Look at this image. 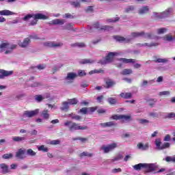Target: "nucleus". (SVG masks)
Here are the masks:
<instances>
[{
	"label": "nucleus",
	"mask_w": 175,
	"mask_h": 175,
	"mask_svg": "<svg viewBox=\"0 0 175 175\" xmlns=\"http://www.w3.org/2000/svg\"><path fill=\"white\" fill-rule=\"evenodd\" d=\"M120 172H122V170H121V168H114L112 170V173H120Z\"/></svg>",
	"instance_id": "obj_63"
},
{
	"label": "nucleus",
	"mask_w": 175,
	"mask_h": 175,
	"mask_svg": "<svg viewBox=\"0 0 175 175\" xmlns=\"http://www.w3.org/2000/svg\"><path fill=\"white\" fill-rule=\"evenodd\" d=\"M16 47H17V45H12L10 47V50L6 51L5 52V54H10V53H12V51L13 50H14V49H16Z\"/></svg>",
	"instance_id": "obj_55"
},
{
	"label": "nucleus",
	"mask_w": 175,
	"mask_h": 175,
	"mask_svg": "<svg viewBox=\"0 0 175 175\" xmlns=\"http://www.w3.org/2000/svg\"><path fill=\"white\" fill-rule=\"evenodd\" d=\"M172 10H173L172 8H168L165 11L161 13V16L160 17V18H163L165 17H167V16H169V14H170V13H172Z\"/></svg>",
	"instance_id": "obj_21"
},
{
	"label": "nucleus",
	"mask_w": 175,
	"mask_h": 175,
	"mask_svg": "<svg viewBox=\"0 0 175 175\" xmlns=\"http://www.w3.org/2000/svg\"><path fill=\"white\" fill-rule=\"evenodd\" d=\"M98 109L97 107H89L88 108V113L89 114H92V113H94L95 111H96Z\"/></svg>",
	"instance_id": "obj_41"
},
{
	"label": "nucleus",
	"mask_w": 175,
	"mask_h": 175,
	"mask_svg": "<svg viewBox=\"0 0 175 175\" xmlns=\"http://www.w3.org/2000/svg\"><path fill=\"white\" fill-rule=\"evenodd\" d=\"M105 88H111L113 85H116V81H113L112 79H107L105 81Z\"/></svg>",
	"instance_id": "obj_18"
},
{
	"label": "nucleus",
	"mask_w": 175,
	"mask_h": 175,
	"mask_svg": "<svg viewBox=\"0 0 175 175\" xmlns=\"http://www.w3.org/2000/svg\"><path fill=\"white\" fill-rule=\"evenodd\" d=\"M70 3L72 6H74V8H80L79 2L72 1Z\"/></svg>",
	"instance_id": "obj_58"
},
{
	"label": "nucleus",
	"mask_w": 175,
	"mask_h": 175,
	"mask_svg": "<svg viewBox=\"0 0 175 175\" xmlns=\"http://www.w3.org/2000/svg\"><path fill=\"white\" fill-rule=\"evenodd\" d=\"M64 126H68V130L70 132H73L74 131H84L85 129H88V126H80V124L72 121H66L64 122Z\"/></svg>",
	"instance_id": "obj_1"
},
{
	"label": "nucleus",
	"mask_w": 175,
	"mask_h": 175,
	"mask_svg": "<svg viewBox=\"0 0 175 175\" xmlns=\"http://www.w3.org/2000/svg\"><path fill=\"white\" fill-rule=\"evenodd\" d=\"M69 109V103L64 102L62 104V107H61V110L65 111Z\"/></svg>",
	"instance_id": "obj_33"
},
{
	"label": "nucleus",
	"mask_w": 175,
	"mask_h": 175,
	"mask_svg": "<svg viewBox=\"0 0 175 175\" xmlns=\"http://www.w3.org/2000/svg\"><path fill=\"white\" fill-rule=\"evenodd\" d=\"M9 47V43L8 42H2L0 44V49H8Z\"/></svg>",
	"instance_id": "obj_53"
},
{
	"label": "nucleus",
	"mask_w": 175,
	"mask_h": 175,
	"mask_svg": "<svg viewBox=\"0 0 175 175\" xmlns=\"http://www.w3.org/2000/svg\"><path fill=\"white\" fill-rule=\"evenodd\" d=\"M107 23H117V21H120V17L115 18V20L112 18H108L106 20Z\"/></svg>",
	"instance_id": "obj_50"
},
{
	"label": "nucleus",
	"mask_w": 175,
	"mask_h": 175,
	"mask_svg": "<svg viewBox=\"0 0 175 175\" xmlns=\"http://www.w3.org/2000/svg\"><path fill=\"white\" fill-rule=\"evenodd\" d=\"M25 137H12V140H14V142H23V140H25Z\"/></svg>",
	"instance_id": "obj_32"
},
{
	"label": "nucleus",
	"mask_w": 175,
	"mask_h": 175,
	"mask_svg": "<svg viewBox=\"0 0 175 175\" xmlns=\"http://www.w3.org/2000/svg\"><path fill=\"white\" fill-rule=\"evenodd\" d=\"M116 147H117V144L113 143L107 146H103L101 147V150L104 151L105 154H107V152H110V151H113V150H114V148H116Z\"/></svg>",
	"instance_id": "obj_7"
},
{
	"label": "nucleus",
	"mask_w": 175,
	"mask_h": 175,
	"mask_svg": "<svg viewBox=\"0 0 175 175\" xmlns=\"http://www.w3.org/2000/svg\"><path fill=\"white\" fill-rule=\"evenodd\" d=\"M78 103H79V100H77V98H76L68 99L69 105H77Z\"/></svg>",
	"instance_id": "obj_36"
},
{
	"label": "nucleus",
	"mask_w": 175,
	"mask_h": 175,
	"mask_svg": "<svg viewBox=\"0 0 175 175\" xmlns=\"http://www.w3.org/2000/svg\"><path fill=\"white\" fill-rule=\"evenodd\" d=\"M29 43H31V39H29V38H25L23 42L20 41L18 42V46L24 49L25 47H27Z\"/></svg>",
	"instance_id": "obj_12"
},
{
	"label": "nucleus",
	"mask_w": 175,
	"mask_h": 175,
	"mask_svg": "<svg viewBox=\"0 0 175 175\" xmlns=\"http://www.w3.org/2000/svg\"><path fill=\"white\" fill-rule=\"evenodd\" d=\"M121 98H124V99H131L132 98V93H121L120 94Z\"/></svg>",
	"instance_id": "obj_26"
},
{
	"label": "nucleus",
	"mask_w": 175,
	"mask_h": 175,
	"mask_svg": "<svg viewBox=\"0 0 175 175\" xmlns=\"http://www.w3.org/2000/svg\"><path fill=\"white\" fill-rule=\"evenodd\" d=\"M79 64H81V65H84L85 64H94V60L90 59H83L82 60L79 61Z\"/></svg>",
	"instance_id": "obj_24"
},
{
	"label": "nucleus",
	"mask_w": 175,
	"mask_h": 175,
	"mask_svg": "<svg viewBox=\"0 0 175 175\" xmlns=\"http://www.w3.org/2000/svg\"><path fill=\"white\" fill-rule=\"evenodd\" d=\"M137 46H139V47H152V46H158V43L157 42H152L150 44H148L147 42L144 44L138 43L137 44Z\"/></svg>",
	"instance_id": "obj_13"
},
{
	"label": "nucleus",
	"mask_w": 175,
	"mask_h": 175,
	"mask_svg": "<svg viewBox=\"0 0 175 175\" xmlns=\"http://www.w3.org/2000/svg\"><path fill=\"white\" fill-rule=\"evenodd\" d=\"M112 120H122V121H129L131 120V116L126 115H113L111 116Z\"/></svg>",
	"instance_id": "obj_8"
},
{
	"label": "nucleus",
	"mask_w": 175,
	"mask_h": 175,
	"mask_svg": "<svg viewBox=\"0 0 175 175\" xmlns=\"http://www.w3.org/2000/svg\"><path fill=\"white\" fill-rule=\"evenodd\" d=\"M43 99H44V98H43V96L40 94L35 96V100L37 102H42V100H43Z\"/></svg>",
	"instance_id": "obj_49"
},
{
	"label": "nucleus",
	"mask_w": 175,
	"mask_h": 175,
	"mask_svg": "<svg viewBox=\"0 0 175 175\" xmlns=\"http://www.w3.org/2000/svg\"><path fill=\"white\" fill-rule=\"evenodd\" d=\"M14 12L9 10H3L0 11V16H13Z\"/></svg>",
	"instance_id": "obj_17"
},
{
	"label": "nucleus",
	"mask_w": 175,
	"mask_h": 175,
	"mask_svg": "<svg viewBox=\"0 0 175 175\" xmlns=\"http://www.w3.org/2000/svg\"><path fill=\"white\" fill-rule=\"evenodd\" d=\"M159 95L160 96H163V95H170V92H169V91L160 92L159 93Z\"/></svg>",
	"instance_id": "obj_59"
},
{
	"label": "nucleus",
	"mask_w": 175,
	"mask_h": 175,
	"mask_svg": "<svg viewBox=\"0 0 175 175\" xmlns=\"http://www.w3.org/2000/svg\"><path fill=\"white\" fill-rule=\"evenodd\" d=\"M144 167H146L145 163H139L133 165V169L137 171L142 170V169H144Z\"/></svg>",
	"instance_id": "obj_22"
},
{
	"label": "nucleus",
	"mask_w": 175,
	"mask_h": 175,
	"mask_svg": "<svg viewBox=\"0 0 175 175\" xmlns=\"http://www.w3.org/2000/svg\"><path fill=\"white\" fill-rule=\"evenodd\" d=\"M165 118H170V119H172V120H175V113L174 112L169 113L165 116Z\"/></svg>",
	"instance_id": "obj_42"
},
{
	"label": "nucleus",
	"mask_w": 175,
	"mask_h": 175,
	"mask_svg": "<svg viewBox=\"0 0 175 175\" xmlns=\"http://www.w3.org/2000/svg\"><path fill=\"white\" fill-rule=\"evenodd\" d=\"M110 29H113V27L109 25L101 26L100 28V31H109Z\"/></svg>",
	"instance_id": "obj_35"
},
{
	"label": "nucleus",
	"mask_w": 175,
	"mask_h": 175,
	"mask_svg": "<svg viewBox=\"0 0 175 175\" xmlns=\"http://www.w3.org/2000/svg\"><path fill=\"white\" fill-rule=\"evenodd\" d=\"M33 17V14H27L25 17L23 18V21H29V20H31Z\"/></svg>",
	"instance_id": "obj_44"
},
{
	"label": "nucleus",
	"mask_w": 175,
	"mask_h": 175,
	"mask_svg": "<svg viewBox=\"0 0 175 175\" xmlns=\"http://www.w3.org/2000/svg\"><path fill=\"white\" fill-rule=\"evenodd\" d=\"M81 157H92V154L87 152H83L81 154Z\"/></svg>",
	"instance_id": "obj_61"
},
{
	"label": "nucleus",
	"mask_w": 175,
	"mask_h": 175,
	"mask_svg": "<svg viewBox=\"0 0 175 175\" xmlns=\"http://www.w3.org/2000/svg\"><path fill=\"white\" fill-rule=\"evenodd\" d=\"M44 46H45V47H51V48L61 47L62 46H64V44L62 42H59L55 44L54 42H44Z\"/></svg>",
	"instance_id": "obj_9"
},
{
	"label": "nucleus",
	"mask_w": 175,
	"mask_h": 175,
	"mask_svg": "<svg viewBox=\"0 0 175 175\" xmlns=\"http://www.w3.org/2000/svg\"><path fill=\"white\" fill-rule=\"evenodd\" d=\"M133 73L132 69H124L120 74L122 75L123 76H126V75H131Z\"/></svg>",
	"instance_id": "obj_28"
},
{
	"label": "nucleus",
	"mask_w": 175,
	"mask_h": 175,
	"mask_svg": "<svg viewBox=\"0 0 175 175\" xmlns=\"http://www.w3.org/2000/svg\"><path fill=\"white\" fill-rule=\"evenodd\" d=\"M79 113H81V114H88V108L83 107L79 110Z\"/></svg>",
	"instance_id": "obj_52"
},
{
	"label": "nucleus",
	"mask_w": 175,
	"mask_h": 175,
	"mask_svg": "<svg viewBox=\"0 0 175 175\" xmlns=\"http://www.w3.org/2000/svg\"><path fill=\"white\" fill-rule=\"evenodd\" d=\"M15 157L18 159H24L25 158H27V150L24 148L18 149L16 152Z\"/></svg>",
	"instance_id": "obj_5"
},
{
	"label": "nucleus",
	"mask_w": 175,
	"mask_h": 175,
	"mask_svg": "<svg viewBox=\"0 0 175 175\" xmlns=\"http://www.w3.org/2000/svg\"><path fill=\"white\" fill-rule=\"evenodd\" d=\"M100 125L102 128H109L110 126H114L116 124L113 122H107L105 123H100Z\"/></svg>",
	"instance_id": "obj_20"
},
{
	"label": "nucleus",
	"mask_w": 175,
	"mask_h": 175,
	"mask_svg": "<svg viewBox=\"0 0 175 175\" xmlns=\"http://www.w3.org/2000/svg\"><path fill=\"white\" fill-rule=\"evenodd\" d=\"M165 161L166 162H175V157H167Z\"/></svg>",
	"instance_id": "obj_57"
},
{
	"label": "nucleus",
	"mask_w": 175,
	"mask_h": 175,
	"mask_svg": "<svg viewBox=\"0 0 175 175\" xmlns=\"http://www.w3.org/2000/svg\"><path fill=\"white\" fill-rule=\"evenodd\" d=\"M89 73L90 75H94V73H105V70L102 69L93 70H91Z\"/></svg>",
	"instance_id": "obj_40"
},
{
	"label": "nucleus",
	"mask_w": 175,
	"mask_h": 175,
	"mask_svg": "<svg viewBox=\"0 0 175 175\" xmlns=\"http://www.w3.org/2000/svg\"><path fill=\"white\" fill-rule=\"evenodd\" d=\"M85 75H87V73L83 70H79L78 71V76H79V77H83V76H85Z\"/></svg>",
	"instance_id": "obj_54"
},
{
	"label": "nucleus",
	"mask_w": 175,
	"mask_h": 175,
	"mask_svg": "<svg viewBox=\"0 0 175 175\" xmlns=\"http://www.w3.org/2000/svg\"><path fill=\"white\" fill-rule=\"evenodd\" d=\"M41 116H42V117L44 120H49V118H50V114L49 113V110L48 109L44 110L42 112Z\"/></svg>",
	"instance_id": "obj_25"
},
{
	"label": "nucleus",
	"mask_w": 175,
	"mask_h": 175,
	"mask_svg": "<svg viewBox=\"0 0 175 175\" xmlns=\"http://www.w3.org/2000/svg\"><path fill=\"white\" fill-rule=\"evenodd\" d=\"M122 158H124V157H122L121 154H119L118 157L113 158L112 161L113 162H116V161H120V159H122Z\"/></svg>",
	"instance_id": "obj_60"
},
{
	"label": "nucleus",
	"mask_w": 175,
	"mask_h": 175,
	"mask_svg": "<svg viewBox=\"0 0 175 175\" xmlns=\"http://www.w3.org/2000/svg\"><path fill=\"white\" fill-rule=\"evenodd\" d=\"M146 166L144 167L146 173H151V172H154L155 165L154 164H148L145 163Z\"/></svg>",
	"instance_id": "obj_11"
},
{
	"label": "nucleus",
	"mask_w": 175,
	"mask_h": 175,
	"mask_svg": "<svg viewBox=\"0 0 175 175\" xmlns=\"http://www.w3.org/2000/svg\"><path fill=\"white\" fill-rule=\"evenodd\" d=\"M118 55V53L117 52H110L105 57V60H101L100 64L102 65H106V64H110L114 59V57Z\"/></svg>",
	"instance_id": "obj_2"
},
{
	"label": "nucleus",
	"mask_w": 175,
	"mask_h": 175,
	"mask_svg": "<svg viewBox=\"0 0 175 175\" xmlns=\"http://www.w3.org/2000/svg\"><path fill=\"white\" fill-rule=\"evenodd\" d=\"M32 18H33V21L30 22L29 25H36L38 24V20H47V16L43 14H34Z\"/></svg>",
	"instance_id": "obj_3"
},
{
	"label": "nucleus",
	"mask_w": 175,
	"mask_h": 175,
	"mask_svg": "<svg viewBox=\"0 0 175 175\" xmlns=\"http://www.w3.org/2000/svg\"><path fill=\"white\" fill-rule=\"evenodd\" d=\"M146 102L149 103V106H151V107H152V106L155 105V102H157V100H155L154 99L150 98V99L146 100Z\"/></svg>",
	"instance_id": "obj_43"
},
{
	"label": "nucleus",
	"mask_w": 175,
	"mask_h": 175,
	"mask_svg": "<svg viewBox=\"0 0 175 175\" xmlns=\"http://www.w3.org/2000/svg\"><path fill=\"white\" fill-rule=\"evenodd\" d=\"M77 77V75L74 72H69L67 75L66 79L67 80H75Z\"/></svg>",
	"instance_id": "obj_23"
},
{
	"label": "nucleus",
	"mask_w": 175,
	"mask_h": 175,
	"mask_svg": "<svg viewBox=\"0 0 175 175\" xmlns=\"http://www.w3.org/2000/svg\"><path fill=\"white\" fill-rule=\"evenodd\" d=\"M167 31V29L163 27L157 29L158 35H162V33H165V32Z\"/></svg>",
	"instance_id": "obj_37"
},
{
	"label": "nucleus",
	"mask_w": 175,
	"mask_h": 175,
	"mask_svg": "<svg viewBox=\"0 0 175 175\" xmlns=\"http://www.w3.org/2000/svg\"><path fill=\"white\" fill-rule=\"evenodd\" d=\"M107 102L109 103V105H116V103H117V99L109 97L107 99Z\"/></svg>",
	"instance_id": "obj_34"
},
{
	"label": "nucleus",
	"mask_w": 175,
	"mask_h": 175,
	"mask_svg": "<svg viewBox=\"0 0 175 175\" xmlns=\"http://www.w3.org/2000/svg\"><path fill=\"white\" fill-rule=\"evenodd\" d=\"M164 40L167 41V42H172V40H173V36H170V35H165L163 37Z\"/></svg>",
	"instance_id": "obj_45"
},
{
	"label": "nucleus",
	"mask_w": 175,
	"mask_h": 175,
	"mask_svg": "<svg viewBox=\"0 0 175 175\" xmlns=\"http://www.w3.org/2000/svg\"><path fill=\"white\" fill-rule=\"evenodd\" d=\"M137 148H139V150H143L144 151H145L146 150H148V143H146L145 144H143L142 143H139L137 145Z\"/></svg>",
	"instance_id": "obj_19"
},
{
	"label": "nucleus",
	"mask_w": 175,
	"mask_h": 175,
	"mask_svg": "<svg viewBox=\"0 0 175 175\" xmlns=\"http://www.w3.org/2000/svg\"><path fill=\"white\" fill-rule=\"evenodd\" d=\"M113 39L117 42H125L126 40L125 38L120 36H113Z\"/></svg>",
	"instance_id": "obj_30"
},
{
	"label": "nucleus",
	"mask_w": 175,
	"mask_h": 175,
	"mask_svg": "<svg viewBox=\"0 0 175 175\" xmlns=\"http://www.w3.org/2000/svg\"><path fill=\"white\" fill-rule=\"evenodd\" d=\"M0 169H1L2 173H3V174L9 173V166L5 163L0 164Z\"/></svg>",
	"instance_id": "obj_14"
},
{
	"label": "nucleus",
	"mask_w": 175,
	"mask_h": 175,
	"mask_svg": "<svg viewBox=\"0 0 175 175\" xmlns=\"http://www.w3.org/2000/svg\"><path fill=\"white\" fill-rule=\"evenodd\" d=\"M53 25H64L65 21L64 19H55L51 21Z\"/></svg>",
	"instance_id": "obj_15"
},
{
	"label": "nucleus",
	"mask_w": 175,
	"mask_h": 175,
	"mask_svg": "<svg viewBox=\"0 0 175 175\" xmlns=\"http://www.w3.org/2000/svg\"><path fill=\"white\" fill-rule=\"evenodd\" d=\"M156 62H158L159 64H165V62H167V60L165 59H157L156 60Z\"/></svg>",
	"instance_id": "obj_62"
},
{
	"label": "nucleus",
	"mask_w": 175,
	"mask_h": 175,
	"mask_svg": "<svg viewBox=\"0 0 175 175\" xmlns=\"http://www.w3.org/2000/svg\"><path fill=\"white\" fill-rule=\"evenodd\" d=\"M131 36L133 38H139L143 36L145 39H151L152 34L151 33H144V31L141 32H133L131 33Z\"/></svg>",
	"instance_id": "obj_4"
},
{
	"label": "nucleus",
	"mask_w": 175,
	"mask_h": 175,
	"mask_svg": "<svg viewBox=\"0 0 175 175\" xmlns=\"http://www.w3.org/2000/svg\"><path fill=\"white\" fill-rule=\"evenodd\" d=\"M72 47H85L84 42H77L71 44Z\"/></svg>",
	"instance_id": "obj_31"
},
{
	"label": "nucleus",
	"mask_w": 175,
	"mask_h": 175,
	"mask_svg": "<svg viewBox=\"0 0 175 175\" xmlns=\"http://www.w3.org/2000/svg\"><path fill=\"white\" fill-rule=\"evenodd\" d=\"M12 75H13V71H7L0 69V79H5V77L12 76Z\"/></svg>",
	"instance_id": "obj_10"
},
{
	"label": "nucleus",
	"mask_w": 175,
	"mask_h": 175,
	"mask_svg": "<svg viewBox=\"0 0 175 175\" xmlns=\"http://www.w3.org/2000/svg\"><path fill=\"white\" fill-rule=\"evenodd\" d=\"M148 122H150V121H148V120H146V119H140L139 120V124H148Z\"/></svg>",
	"instance_id": "obj_64"
},
{
	"label": "nucleus",
	"mask_w": 175,
	"mask_h": 175,
	"mask_svg": "<svg viewBox=\"0 0 175 175\" xmlns=\"http://www.w3.org/2000/svg\"><path fill=\"white\" fill-rule=\"evenodd\" d=\"M169 147H170V143L165 142L163 144L161 145V148H160V150H165V148H169Z\"/></svg>",
	"instance_id": "obj_46"
},
{
	"label": "nucleus",
	"mask_w": 175,
	"mask_h": 175,
	"mask_svg": "<svg viewBox=\"0 0 175 175\" xmlns=\"http://www.w3.org/2000/svg\"><path fill=\"white\" fill-rule=\"evenodd\" d=\"M149 9L148 6H144L139 10V14H146V13H148Z\"/></svg>",
	"instance_id": "obj_27"
},
{
	"label": "nucleus",
	"mask_w": 175,
	"mask_h": 175,
	"mask_svg": "<svg viewBox=\"0 0 175 175\" xmlns=\"http://www.w3.org/2000/svg\"><path fill=\"white\" fill-rule=\"evenodd\" d=\"M27 155H30L31 157H35V155H36V152H35V151H33L32 149H28L27 150Z\"/></svg>",
	"instance_id": "obj_47"
},
{
	"label": "nucleus",
	"mask_w": 175,
	"mask_h": 175,
	"mask_svg": "<svg viewBox=\"0 0 175 175\" xmlns=\"http://www.w3.org/2000/svg\"><path fill=\"white\" fill-rule=\"evenodd\" d=\"M3 159H10L13 158V154L9 153V154H5L2 156Z\"/></svg>",
	"instance_id": "obj_39"
},
{
	"label": "nucleus",
	"mask_w": 175,
	"mask_h": 175,
	"mask_svg": "<svg viewBox=\"0 0 175 175\" xmlns=\"http://www.w3.org/2000/svg\"><path fill=\"white\" fill-rule=\"evenodd\" d=\"M93 27L94 28H96V29H100V28H102L99 22H96L95 23H94Z\"/></svg>",
	"instance_id": "obj_56"
},
{
	"label": "nucleus",
	"mask_w": 175,
	"mask_h": 175,
	"mask_svg": "<svg viewBox=\"0 0 175 175\" xmlns=\"http://www.w3.org/2000/svg\"><path fill=\"white\" fill-rule=\"evenodd\" d=\"M135 10V6L129 5L127 8L125 9L126 13H129V12H133Z\"/></svg>",
	"instance_id": "obj_51"
},
{
	"label": "nucleus",
	"mask_w": 175,
	"mask_h": 175,
	"mask_svg": "<svg viewBox=\"0 0 175 175\" xmlns=\"http://www.w3.org/2000/svg\"><path fill=\"white\" fill-rule=\"evenodd\" d=\"M72 140L74 142H76V140H80V142H81V143H85L87 142H88V139L87 137H75V138H72Z\"/></svg>",
	"instance_id": "obj_29"
},
{
	"label": "nucleus",
	"mask_w": 175,
	"mask_h": 175,
	"mask_svg": "<svg viewBox=\"0 0 175 175\" xmlns=\"http://www.w3.org/2000/svg\"><path fill=\"white\" fill-rule=\"evenodd\" d=\"M161 144H162V142H161L160 139H157L155 140V145L156 147H157L158 150H161V148H162V146H161Z\"/></svg>",
	"instance_id": "obj_38"
},
{
	"label": "nucleus",
	"mask_w": 175,
	"mask_h": 175,
	"mask_svg": "<svg viewBox=\"0 0 175 175\" xmlns=\"http://www.w3.org/2000/svg\"><path fill=\"white\" fill-rule=\"evenodd\" d=\"M119 61H122L123 64H135L136 59H126V58H120Z\"/></svg>",
	"instance_id": "obj_16"
},
{
	"label": "nucleus",
	"mask_w": 175,
	"mask_h": 175,
	"mask_svg": "<svg viewBox=\"0 0 175 175\" xmlns=\"http://www.w3.org/2000/svg\"><path fill=\"white\" fill-rule=\"evenodd\" d=\"M39 114V109H35L33 111H25L23 117H27L28 118H32L35 116Z\"/></svg>",
	"instance_id": "obj_6"
},
{
	"label": "nucleus",
	"mask_w": 175,
	"mask_h": 175,
	"mask_svg": "<svg viewBox=\"0 0 175 175\" xmlns=\"http://www.w3.org/2000/svg\"><path fill=\"white\" fill-rule=\"evenodd\" d=\"M39 151H43V152H47L49 151V148L44 147V145H42L38 147Z\"/></svg>",
	"instance_id": "obj_48"
}]
</instances>
